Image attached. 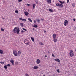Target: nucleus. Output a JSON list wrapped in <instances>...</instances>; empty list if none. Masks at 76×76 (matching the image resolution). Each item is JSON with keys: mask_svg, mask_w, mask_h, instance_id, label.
Instances as JSON below:
<instances>
[{"mask_svg": "<svg viewBox=\"0 0 76 76\" xmlns=\"http://www.w3.org/2000/svg\"><path fill=\"white\" fill-rule=\"evenodd\" d=\"M20 31L19 28H17V27H15L14 28V29L12 30V32L13 33L15 34V33H17L18 34H19V33Z\"/></svg>", "mask_w": 76, "mask_h": 76, "instance_id": "1", "label": "nucleus"}, {"mask_svg": "<svg viewBox=\"0 0 76 76\" xmlns=\"http://www.w3.org/2000/svg\"><path fill=\"white\" fill-rule=\"evenodd\" d=\"M56 5L57 6H58L59 7H60L61 8H62L63 6V4L58 3H57Z\"/></svg>", "mask_w": 76, "mask_h": 76, "instance_id": "2", "label": "nucleus"}, {"mask_svg": "<svg viewBox=\"0 0 76 76\" xmlns=\"http://www.w3.org/2000/svg\"><path fill=\"white\" fill-rule=\"evenodd\" d=\"M69 54L70 57H73V56H74L73 51L72 50H71L69 53Z\"/></svg>", "mask_w": 76, "mask_h": 76, "instance_id": "3", "label": "nucleus"}, {"mask_svg": "<svg viewBox=\"0 0 76 76\" xmlns=\"http://www.w3.org/2000/svg\"><path fill=\"white\" fill-rule=\"evenodd\" d=\"M13 53L15 56H18V53L16 51L14 50L13 51Z\"/></svg>", "mask_w": 76, "mask_h": 76, "instance_id": "4", "label": "nucleus"}, {"mask_svg": "<svg viewBox=\"0 0 76 76\" xmlns=\"http://www.w3.org/2000/svg\"><path fill=\"white\" fill-rule=\"evenodd\" d=\"M64 25H65V26H66L67 24L68 23V21H67V20H66L64 22Z\"/></svg>", "mask_w": 76, "mask_h": 76, "instance_id": "5", "label": "nucleus"}, {"mask_svg": "<svg viewBox=\"0 0 76 76\" xmlns=\"http://www.w3.org/2000/svg\"><path fill=\"white\" fill-rule=\"evenodd\" d=\"M36 62L37 63V64H39V63H41V60H40L39 59H38L37 61H36Z\"/></svg>", "mask_w": 76, "mask_h": 76, "instance_id": "6", "label": "nucleus"}, {"mask_svg": "<svg viewBox=\"0 0 76 76\" xmlns=\"http://www.w3.org/2000/svg\"><path fill=\"white\" fill-rule=\"evenodd\" d=\"M10 61L12 65H14V60H13V59L11 60Z\"/></svg>", "mask_w": 76, "mask_h": 76, "instance_id": "7", "label": "nucleus"}, {"mask_svg": "<svg viewBox=\"0 0 76 76\" xmlns=\"http://www.w3.org/2000/svg\"><path fill=\"white\" fill-rule=\"evenodd\" d=\"M55 61H57V62H58V63H60V59H54Z\"/></svg>", "mask_w": 76, "mask_h": 76, "instance_id": "8", "label": "nucleus"}, {"mask_svg": "<svg viewBox=\"0 0 76 76\" xmlns=\"http://www.w3.org/2000/svg\"><path fill=\"white\" fill-rule=\"evenodd\" d=\"M24 14L26 16H28L29 15V12H24Z\"/></svg>", "mask_w": 76, "mask_h": 76, "instance_id": "9", "label": "nucleus"}, {"mask_svg": "<svg viewBox=\"0 0 76 76\" xmlns=\"http://www.w3.org/2000/svg\"><path fill=\"white\" fill-rule=\"evenodd\" d=\"M38 67L36 66H35L32 67V68L34 69H38Z\"/></svg>", "mask_w": 76, "mask_h": 76, "instance_id": "10", "label": "nucleus"}, {"mask_svg": "<svg viewBox=\"0 0 76 76\" xmlns=\"http://www.w3.org/2000/svg\"><path fill=\"white\" fill-rule=\"evenodd\" d=\"M20 54H21V52L20 51H18V55L19 56Z\"/></svg>", "mask_w": 76, "mask_h": 76, "instance_id": "11", "label": "nucleus"}, {"mask_svg": "<svg viewBox=\"0 0 76 76\" xmlns=\"http://www.w3.org/2000/svg\"><path fill=\"white\" fill-rule=\"evenodd\" d=\"M53 38H54V39H55V38H56V34H54L53 35Z\"/></svg>", "mask_w": 76, "mask_h": 76, "instance_id": "12", "label": "nucleus"}, {"mask_svg": "<svg viewBox=\"0 0 76 76\" xmlns=\"http://www.w3.org/2000/svg\"><path fill=\"white\" fill-rule=\"evenodd\" d=\"M39 44L40 45H44V43H42V42H39Z\"/></svg>", "mask_w": 76, "mask_h": 76, "instance_id": "13", "label": "nucleus"}, {"mask_svg": "<svg viewBox=\"0 0 76 76\" xmlns=\"http://www.w3.org/2000/svg\"><path fill=\"white\" fill-rule=\"evenodd\" d=\"M33 27H35V28H37L38 26L36 24H34V25L32 26Z\"/></svg>", "mask_w": 76, "mask_h": 76, "instance_id": "14", "label": "nucleus"}, {"mask_svg": "<svg viewBox=\"0 0 76 76\" xmlns=\"http://www.w3.org/2000/svg\"><path fill=\"white\" fill-rule=\"evenodd\" d=\"M59 1L60 3H61V4H63V3H65V1L62 2L60 0H59Z\"/></svg>", "mask_w": 76, "mask_h": 76, "instance_id": "15", "label": "nucleus"}, {"mask_svg": "<svg viewBox=\"0 0 76 76\" xmlns=\"http://www.w3.org/2000/svg\"><path fill=\"white\" fill-rule=\"evenodd\" d=\"M3 50H0V54H3Z\"/></svg>", "mask_w": 76, "mask_h": 76, "instance_id": "16", "label": "nucleus"}, {"mask_svg": "<svg viewBox=\"0 0 76 76\" xmlns=\"http://www.w3.org/2000/svg\"><path fill=\"white\" fill-rule=\"evenodd\" d=\"M47 2L48 3H51V0H47Z\"/></svg>", "mask_w": 76, "mask_h": 76, "instance_id": "17", "label": "nucleus"}, {"mask_svg": "<svg viewBox=\"0 0 76 76\" xmlns=\"http://www.w3.org/2000/svg\"><path fill=\"white\" fill-rule=\"evenodd\" d=\"M31 40H32L33 42H35V40H34V39L33 38V37H31Z\"/></svg>", "mask_w": 76, "mask_h": 76, "instance_id": "18", "label": "nucleus"}, {"mask_svg": "<svg viewBox=\"0 0 76 76\" xmlns=\"http://www.w3.org/2000/svg\"><path fill=\"white\" fill-rule=\"evenodd\" d=\"M28 42V40H27L26 39L25 40H24L25 44H26V42Z\"/></svg>", "mask_w": 76, "mask_h": 76, "instance_id": "19", "label": "nucleus"}, {"mask_svg": "<svg viewBox=\"0 0 76 76\" xmlns=\"http://www.w3.org/2000/svg\"><path fill=\"white\" fill-rule=\"evenodd\" d=\"M33 9H35V4H34L33 5Z\"/></svg>", "mask_w": 76, "mask_h": 76, "instance_id": "20", "label": "nucleus"}, {"mask_svg": "<svg viewBox=\"0 0 76 76\" xmlns=\"http://www.w3.org/2000/svg\"><path fill=\"white\" fill-rule=\"evenodd\" d=\"M26 44L27 45H29V42L28 41L27 42V43H26Z\"/></svg>", "mask_w": 76, "mask_h": 76, "instance_id": "21", "label": "nucleus"}, {"mask_svg": "<svg viewBox=\"0 0 76 76\" xmlns=\"http://www.w3.org/2000/svg\"><path fill=\"white\" fill-rule=\"evenodd\" d=\"M21 20H22V21H24V20L25 22H26V19H22Z\"/></svg>", "mask_w": 76, "mask_h": 76, "instance_id": "22", "label": "nucleus"}, {"mask_svg": "<svg viewBox=\"0 0 76 76\" xmlns=\"http://www.w3.org/2000/svg\"><path fill=\"white\" fill-rule=\"evenodd\" d=\"M15 65H18V64H19V63L18 62H15Z\"/></svg>", "mask_w": 76, "mask_h": 76, "instance_id": "23", "label": "nucleus"}, {"mask_svg": "<svg viewBox=\"0 0 76 76\" xmlns=\"http://www.w3.org/2000/svg\"><path fill=\"white\" fill-rule=\"evenodd\" d=\"M28 20H29V21H30V22H32V20H31V19L30 18H28Z\"/></svg>", "mask_w": 76, "mask_h": 76, "instance_id": "24", "label": "nucleus"}, {"mask_svg": "<svg viewBox=\"0 0 76 76\" xmlns=\"http://www.w3.org/2000/svg\"><path fill=\"white\" fill-rule=\"evenodd\" d=\"M6 66H7V67H10V66H11L9 64H8L7 65H6Z\"/></svg>", "mask_w": 76, "mask_h": 76, "instance_id": "25", "label": "nucleus"}, {"mask_svg": "<svg viewBox=\"0 0 76 76\" xmlns=\"http://www.w3.org/2000/svg\"><path fill=\"white\" fill-rule=\"evenodd\" d=\"M53 41L54 42H57V39H55Z\"/></svg>", "mask_w": 76, "mask_h": 76, "instance_id": "26", "label": "nucleus"}, {"mask_svg": "<svg viewBox=\"0 0 76 76\" xmlns=\"http://www.w3.org/2000/svg\"><path fill=\"white\" fill-rule=\"evenodd\" d=\"M49 11L50 12H53L52 10L51 9H49Z\"/></svg>", "mask_w": 76, "mask_h": 76, "instance_id": "27", "label": "nucleus"}, {"mask_svg": "<svg viewBox=\"0 0 76 76\" xmlns=\"http://www.w3.org/2000/svg\"><path fill=\"white\" fill-rule=\"evenodd\" d=\"M7 66H6V65H5V66H4V68L6 69H7Z\"/></svg>", "mask_w": 76, "mask_h": 76, "instance_id": "28", "label": "nucleus"}, {"mask_svg": "<svg viewBox=\"0 0 76 76\" xmlns=\"http://www.w3.org/2000/svg\"><path fill=\"white\" fill-rule=\"evenodd\" d=\"M15 12L16 13H19V11L18 10H16L15 11Z\"/></svg>", "mask_w": 76, "mask_h": 76, "instance_id": "29", "label": "nucleus"}, {"mask_svg": "<svg viewBox=\"0 0 76 76\" xmlns=\"http://www.w3.org/2000/svg\"><path fill=\"white\" fill-rule=\"evenodd\" d=\"M20 25L22 27H23V23H20Z\"/></svg>", "mask_w": 76, "mask_h": 76, "instance_id": "30", "label": "nucleus"}, {"mask_svg": "<svg viewBox=\"0 0 76 76\" xmlns=\"http://www.w3.org/2000/svg\"><path fill=\"white\" fill-rule=\"evenodd\" d=\"M22 29H23V30H24V31H27V30H26V29L24 28H22Z\"/></svg>", "mask_w": 76, "mask_h": 76, "instance_id": "31", "label": "nucleus"}, {"mask_svg": "<svg viewBox=\"0 0 76 76\" xmlns=\"http://www.w3.org/2000/svg\"><path fill=\"white\" fill-rule=\"evenodd\" d=\"M72 6H73V7H75V4H72Z\"/></svg>", "mask_w": 76, "mask_h": 76, "instance_id": "32", "label": "nucleus"}, {"mask_svg": "<svg viewBox=\"0 0 76 76\" xmlns=\"http://www.w3.org/2000/svg\"><path fill=\"white\" fill-rule=\"evenodd\" d=\"M25 76H29V75H28V74L27 73H26L25 74Z\"/></svg>", "mask_w": 76, "mask_h": 76, "instance_id": "33", "label": "nucleus"}, {"mask_svg": "<svg viewBox=\"0 0 76 76\" xmlns=\"http://www.w3.org/2000/svg\"><path fill=\"white\" fill-rule=\"evenodd\" d=\"M0 63L2 64H4V62H0Z\"/></svg>", "mask_w": 76, "mask_h": 76, "instance_id": "34", "label": "nucleus"}, {"mask_svg": "<svg viewBox=\"0 0 76 76\" xmlns=\"http://www.w3.org/2000/svg\"><path fill=\"white\" fill-rule=\"evenodd\" d=\"M57 72L58 73H59V72H60V71L59 70V69H58L57 70Z\"/></svg>", "mask_w": 76, "mask_h": 76, "instance_id": "35", "label": "nucleus"}, {"mask_svg": "<svg viewBox=\"0 0 76 76\" xmlns=\"http://www.w3.org/2000/svg\"><path fill=\"white\" fill-rule=\"evenodd\" d=\"M1 31H4V29L2 28H1Z\"/></svg>", "mask_w": 76, "mask_h": 76, "instance_id": "36", "label": "nucleus"}, {"mask_svg": "<svg viewBox=\"0 0 76 76\" xmlns=\"http://www.w3.org/2000/svg\"><path fill=\"white\" fill-rule=\"evenodd\" d=\"M37 22L39 23H40V20H39V19H38L37 20Z\"/></svg>", "mask_w": 76, "mask_h": 76, "instance_id": "37", "label": "nucleus"}, {"mask_svg": "<svg viewBox=\"0 0 76 76\" xmlns=\"http://www.w3.org/2000/svg\"><path fill=\"white\" fill-rule=\"evenodd\" d=\"M22 1V0H18V1L19 2H21Z\"/></svg>", "mask_w": 76, "mask_h": 76, "instance_id": "38", "label": "nucleus"}, {"mask_svg": "<svg viewBox=\"0 0 76 76\" xmlns=\"http://www.w3.org/2000/svg\"><path fill=\"white\" fill-rule=\"evenodd\" d=\"M52 57H55V56H54V54H52Z\"/></svg>", "mask_w": 76, "mask_h": 76, "instance_id": "39", "label": "nucleus"}, {"mask_svg": "<svg viewBox=\"0 0 76 76\" xmlns=\"http://www.w3.org/2000/svg\"><path fill=\"white\" fill-rule=\"evenodd\" d=\"M69 0H67V3H69Z\"/></svg>", "mask_w": 76, "mask_h": 76, "instance_id": "40", "label": "nucleus"}, {"mask_svg": "<svg viewBox=\"0 0 76 76\" xmlns=\"http://www.w3.org/2000/svg\"><path fill=\"white\" fill-rule=\"evenodd\" d=\"M27 6H30V4H27Z\"/></svg>", "mask_w": 76, "mask_h": 76, "instance_id": "41", "label": "nucleus"}, {"mask_svg": "<svg viewBox=\"0 0 76 76\" xmlns=\"http://www.w3.org/2000/svg\"><path fill=\"white\" fill-rule=\"evenodd\" d=\"M25 32V31L23 30H22L21 31V32Z\"/></svg>", "mask_w": 76, "mask_h": 76, "instance_id": "42", "label": "nucleus"}, {"mask_svg": "<svg viewBox=\"0 0 76 76\" xmlns=\"http://www.w3.org/2000/svg\"><path fill=\"white\" fill-rule=\"evenodd\" d=\"M73 20H74V21H75L76 19H73Z\"/></svg>", "mask_w": 76, "mask_h": 76, "instance_id": "43", "label": "nucleus"}, {"mask_svg": "<svg viewBox=\"0 0 76 76\" xmlns=\"http://www.w3.org/2000/svg\"><path fill=\"white\" fill-rule=\"evenodd\" d=\"M41 20H42V21H43L44 20V19H41Z\"/></svg>", "mask_w": 76, "mask_h": 76, "instance_id": "44", "label": "nucleus"}, {"mask_svg": "<svg viewBox=\"0 0 76 76\" xmlns=\"http://www.w3.org/2000/svg\"><path fill=\"white\" fill-rule=\"evenodd\" d=\"M34 23H36V21H35V20H34Z\"/></svg>", "mask_w": 76, "mask_h": 76, "instance_id": "45", "label": "nucleus"}, {"mask_svg": "<svg viewBox=\"0 0 76 76\" xmlns=\"http://www.w3.org/2000/svg\"><path fill=\"white\" fill-rule=\"evenodd\" d=\"M22 18H19V20H22Z\"/></svg>", "mask_w": 76, "mask_h": 76, "instance_id": "46", "label": "nucleus"}, {"mask_svg": "<svg viewBox=\"0 0 76 76\" xmlns=\"http://www.w3.org/2000/svg\"><path fill=\"white\" fill-rule=\"evenodd\" d=\"M45 57H47V56L46 55L45 56Z\"/></svg>", "mask_w": 76, "mask_h": 76, "instance_id": "47", "label": "nucleus"}, {"mask_svg": "<svg viewBox=\"0 0 76 76\" xmlns=\"http://www.w3.org/2000/svg\"><path fill=\"white\" fill-rule=\"evenodd\" d=\"M36 2L37 4H38V2L36 1Z\"/></svg>", "mask_w": 76, "mask_h": 76, "instance_id": "48", "label": "nucleus"}, {"mask_svg": "<svg viewBox=\"0 0 76 76\" xmlns=\"http://www.w3.org/2000/svg\"><path fill=\"white\" fill-rule=\"evenodd\" d=\"M33 30L34 31H35V29H34V28H33Z\"/></svg>", "mask_w": 76, "mask_h": 76, "instance_id": "49", "label": "nucleus"}, {"mask_svg": "<svg viewBox=\"0 0 76 76\" xmlns=\"http://www.w3.org/2000/svg\"><path fill=\"white\" fill-rule=\"evenodd\" d=\"M45 32H46V31H44V33H45Z\"/></svg>", "mask_w": 76, "mask_h": 76, "instance_id": "50", "label": "nucleus"}, {"mask_svg": "<svg viewBox=\"0 0 76 76\" xmlns=\"http://www.w3.org/2000/svg\"><path fill=\"white\" fill-rule=\"evenodd\" d=\"M38 20V19H36V20Z\"/></svg>", "mask_w": 76, "mask_h": 76, "instance_id": "51", "label": "nucleus"}, {"mask_svg": "<svg viewBox=\"0 0 76 76\" xmlns=\"http://www.w3.org/2000/svg\"><path fill=\"white\" fill-rule=\"evenodd\" d=\"M2 19H4V18H2Z\"/></svg>", "mask_w": 76, "mask_h": 76, "instance_id": "52", "label": "nucleus"}, {"mask_svg": "<svg viewBox=\"0 0 76 76\" xmlns=\"http://www.w3.org/2000/svg\"><path fill=\"white\" fill-rule=\"evenodd\" d=\"M48 53H50V52H49V51H48Z\"/></svg>", "mask_w": 76, "mask_h": 76, "instance_id": "53", "label": "nucleus"}, {"mask_svg": "<svg viewBox=\"0 0 76 76\" xmlns=\"http://www.w3.org/2000/svg\"><path fill=\"white\" fill-rule=\"evenodd\" d=\"M37 31H36V32H37Z\"/></svg>", "mask_w": 76, "mask_h": 76, "instance_id": "54", "label": "nucleus"}]
</instances>
